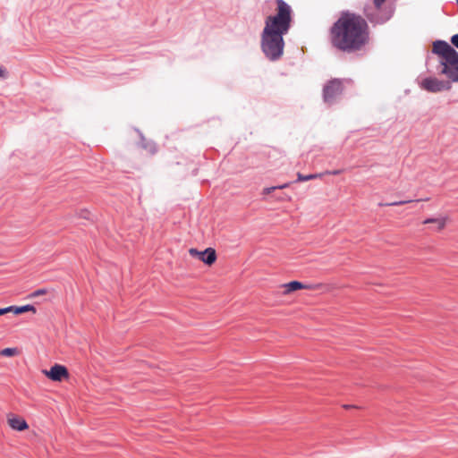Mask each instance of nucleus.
Instances as JSON below:
<instances>
[{
	"mask_svg": "<svg viewBox=\"0 0 458 458\" xmlns=\"http://www.w3.org/2000/svg\"><path fill=\"white\" fill-rule=\"evenodd\" d=\"M432 53L440 58L441 73L451 81H458V52L446 41L437 39L433 43Z\"/></svg>",
	"mask_w": 458,
	"mask_h": 458,
	"instance_id": "3",
	"label": "nucleus"
},
{
	"mask_svg": "<svg viewBox=\"0 0 458 458\" xmlns=\"http://www.w3.org/2000/svg\"><path fill=\"white\" fill-rule=\"evenodd\" d=\"M419 84L420 89L431 93L449 90L452 88L450 81L438 80L435 77H427L423 79Z\"/></svg>",
	"mask_w": 458,
	"mask_h": 458,
	"instance_id": "5",
	"label": "nucleus"
},
{
	"mask_svg": "<svg viewBox=\"0 0 458 458\" xmlns=\"http://www.w3.org/2000/svg\"><path fill=\"white\" fill-rule=\"evenodd\" d=\"M276 13L265 20L260 36V47L264 55L271 62L278 61L284 49V36L292 26L293 10L284 0H276Z\"/></svg>",
	"mask_w": 458,
	"mask_h": 458,
	"instance_id": "2",
	"label": "nucleus"
},
{
	"mask_svg": "<svg viewBox=\"0 0 458 458\" xmlns=\"http://www.w3.org/2000/svg\"><path fill=\"white\" fill-rule=\"evenodd\" d=\"M9 312L8 309L0 308V316L4 315Z\"/></svg>",
	"mask_w": 458,
	"mask_h": 458,
	"instance_id": "22",
	"label": "nucleus"
},
{
	"mask_svg": "<svg viewBox=\"0 0 458 458\" xmlns=\"http://www.w3.org/2000/svg\"><path fill=\"white\" fill-rule=\"evenodd\" d=\"M285 287V293H289L300 289H310V286L303 284L302 283L299 281H291L284 284Z\"/></svg>",
	"mask_w": 458,
	"mask_h": 458,
	"instance_id": "11",
	"label": "nucleus"
},
{
	"mask_svg": "<svg viewBox=\"0 0 458 458\" xmlns=\"http://www.w3.org/2000/svg\"><path fill=\"white\" fill-rule=\"evenodd\" d=\"M423 224H433L437 225V229L438 231L442 230L445 225V217H430L427 218L423 221Z\"/></svg>",
	"mask_w": 458,
	"mask_h": 458,
	"instance_id": "12",
	"label": "nucleus"
},
{
	"mask_svg": "<svg viewBox=\"0 0 458 458\" xmlns=\"http://www.w3.org/2000/svg\"><path fill=\"white\" fill-rule=\"evenodd\" d=\"M198 259L206 265H212L216 259V253L213 248H207L202 251H199Z\"/></svg>",
	"mask_w": 458,
	"mask_h": 458,
	"instance_id": "7",
	"label": "nucleus"
},
{
	"mask_svg": "<svg viewBox=\"0 0 458 458\" xmlns=\"http://www.w3.org/2000/svg\"><path fill=\"white\" fill-rule=\"evenodd\" d=\"M377 3L386 2V0H376Z\"/></svg>",
	"mask_w": 458,
	"mask_h": 458,
	"instance_id": "24",
	"label": "nucleus"
},
{
	"mask_svg": "<svg viewBox=\"0 0 458 458\" xmlns=\"http://www.w3.org/2000/svg\"><path fill=\"white\" fill-rule=\"evenodd\" d=\"M289 186V183H284L282 185H277V186H272V187H267V188H265L263 189V191L262 193L264 195H267V194H270L271 192H273L274 191L276 190H281V189H285Z\"/></svg>",
	"mask_w": 458,
	"mask_h": 458,
	"instance_id": "14",
	"label": "nucleus"
},
{
	"mask_svg": "<svg viewBox=\"0 0 458 458\" xmlns=\"http://www.w3.org/2000/svg\"><path fill=\"white\" fill-rule=\"evenodd\" d=\"M451 43L456 47L458 48V33L457 34H454L451 37V39H450Z\"/></svg>",
	"mask_w": 458,
	"mask_h": 458,
	"instance_id": "20",
	"label": "nucleus"
},
{
	"mask_svg": "<svg viewBox=\"0 0 458 458\" xmlns=\"http://www.w3.org/2000/svg\"><path fill=\"white\" fill-rule=\"evenodd\" d=\"M345 80L344 79H331L327 81L322 89V98L323 101L328 105L332 106L336 103L337 98L343 94L344 87V82Z\"/></svg>",
	"mask_w": 458,
	"mask_h": 458,
	"instance_id": "4",
	"label": "nucleus"
},
{
	"mask_svg": "<svg viewBox=\"0 0 458 458\" xmlns=\"http://www.w3.org/2000/svg\"><path fill=\"white\" fill-rule=\"evenodd\" d=\"M79 216L81 217V218L87 219V220H91L92 219L91 213L89 210H87V209H81L79 212Z\"/></svg>",
	"mask_w": 458,
	"mask_h": 458,
	"instance_id": "17",
	"label": "nucleus"
},
{
	"mask_svg": "<svg viewBox=\"0 0 458 458\" xmlns=\"http://www.w3.org/2000/svg\"><path fill=\"white\" fill-rule=\"evenodd\" d=\"M321 176H322V174H310L304 175L301 173H298L297 174V181L298 182H306V181L313 180L316 178H319Z\"/></svg>",
	"mask_w": 458,
	"mask_h": 458,
	"instance_id": "13",
	"label": "nucleus"
},
{
	"mask_svg": "<svg viewBox=\"0 0 458 458\" xmlns=\"http://www.w3.org/2000/svg\"><path fill=\"white\" fill-rule=\"evenodd\" d=\"M46 375L53 381H61L63 378L67 377L69 373L64 366L55 364L48 371H46Z\"/></svg>",
	"mask_w": 458,
	"mask_h": 458,
	"instance_id": "6",
	"label": "nucleus"
},
{
	"mask_svg": "<svg viewBox=\"0 0 458 458\" xmlns=\"http://www.w3.org/2000/svg\"><path fill=\"white\" fill-rule=\"evenodd\" d=\"M8 77L7 70L0 64V78L6 79Z\"/></svg>",
	"mask_w": 458,
	"mask_h": 458,
	"instance_id": "19",
	"label": "nucleus"
},
{
	"mask_svg": "<svg viewBox=\"0 0 458 458\" xmlns=\"http://www.w3.org/2000/svg\"><path fill=\"white\" fill-rule=\"evenodd\" d=\"M18 350L16 348H4L0 352V354L5 357H12L17 354Z\"/></svg>",
	"mask_w": 458,
	"mask_h": 458,
	"instance_id": "15",
	"label": "nucleus"
},
{
	"mask_svg": "<svg viewBox=\"0 0 458 458\" xmlns=\"http://www.w3.org/2000/svg\"><path fill=\"white\" fill-rule=\"evenodd\" d=\"M329 174H334V175H337L341 173L340 170H335L333 172H327Z\"/></svg>",
	"mask_w": 458,
	"mask_h": 458,
	"instance_id": "23",
	"label": "nucleus"
},
{
	"mask_svg": "<svg viewBox=\"0 0 458 458\" xmlns=\"http://www.w3.org/2000/svg\"><path fill=\"white\" fill-rule=\"evenodd\" d=\"M137 131L139 132L140 138V147L148 151L150 154H155L157 151V144L152 140H148L139 130H137Z\"/></svg>",
	"mask_w": 458,
	"mask_h": 458,
	"instance_id": "9",
	"label": "nucleus"
},
{
	"mask_svg": "<svg viewBox=\"0 0 458 458\" xmlns=\"http://www.w3.org/2000/svg\"><path fill=\"white\" fill-rule=\"evenodd\" d=\"M394 6L386 2H367L363 7L365 18L348 10L342 11L340 17L329 29V39L333 47L347 54L361 50L369 41L368 21L381 25L394 15Z\"/></svg>",
	"mask_w": 458,
	"mask_h": 458,
	"instance_id": "1",
	"label": "nucleus"
},
{
	"mask_svg": "<svg viewBox=\"0 0 458 458\" xmlns=\"http://www.w3.org/2000/svg\"><path fill=\"white\" fill-rule=\"evenodd\" d=\"M47 289L45 288H41V289H38L34 292H32L30 295H29V298H36V297H38V296H41L43 294H46L47 293Z\"/></svg>",
	"mask_w": 458,
	"mask_h": 458,
	"instance_id": "16",
	"label": "nucleus"
},
{
	"mask_svg": "<svg viewBox=\"0 0 458 458\" xmlns=\"http://www.w3.org/2000/svg\"><path fill=\"white\" fill-rule=\"evenodd\" d=\"M4 309H8L9 312H13L16 315L22 314L24 312L32 311L36 313V308L31 304H26L23 306H9Z\"/></svg>",
	"mask_w": 458,
	"mask_h": 458,
	"instance_id": "10",
	"label": "nucleus"
},
{
	"mask_svg": "<svg viewBox=\"0 0 458 458\" xmlns=\"http://www.w3.org/2000/svg\"><path fill=\"white\" fill-rule=\"evenodd\" d=\"M411 201V200H410V199L394 201V202H390V203H386L385 206H400V205H403V204L409 203Z\"/></svg>",
	"mask_w": 458,
	"mask_h": 458,
	"instance_id": "18",
	"label": "nucleus"
},
{
	"mask_svg": "<svg viewBox=\"0 0 458 458\" xmlns=\"http://www.w3.org/2000/svg\"><path fill=\"white\" fill-rule=\"evenodd\" d=\"M189 253L191 257L198 258L199 254V250H198L197 249L191 248V249H190Z\"/></svg>",
	"mask_w": 458,
	"mask_h": 458,
	"instance_id": "21",
	"label": "nucleus"
},
{
	"mask_svg": "<svg viewBox=\"0 0 458 458\" xmlns=\"http://www.w3.org/2000/svg\"><path fill=\"white\" fill-rule=\"evenodd\" d=\"M8 423L13 429L23 431L29 428L25 420L19 417H13L8 420Z\"/></svg>",
	"mask_w": 458,
	"mask_h": 458,
	"instance_id": "8",
	"label": "nucleus"
},
{
	"mask_svg": "<svg viewBox=\"0 0 458 458\" xmlns=\"http://www.w3.org/2000/svg\"><path fill=\"white\" fill-rule=\"evenodd\" d=\"M344 407L347 409V408H350L352 406L351 405H344Z\"/></svg>",
	"mask_w": 458,
	"mask_h": 458,
	"instance_id": "25",
	"label": "nucleus"
}]
</instances>
